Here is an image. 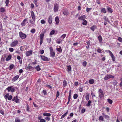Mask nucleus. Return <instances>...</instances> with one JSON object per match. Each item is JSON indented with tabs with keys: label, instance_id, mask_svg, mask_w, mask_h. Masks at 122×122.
<instances>
[{
	"label": "nucleus",
	"instance_id": "obj_47",
	"mask_svg": "<svg viewBox=\"0 0 122 122\" xmlns=\"http://www.w3.org/2000/svg\"><path fill=\"white\" fill-rule=\"evenodd\" d=\"M0 11L2 12H4L5 11L3 7H1L0 9Z\"/></svg>",
	"mask_w": 122,
	"mask_h": 122
},
{
	"label": "nucleus",
	"instance_id": "obj_41",
	"mask_svg": "<svg viewBox=\"0 0 122 122\" xmlns=\"http://www.w3.org/2000/svg\"><path fill=\"white\" fill-rule=\"evenodd\" d=\"M11 86H10L8 87L6 89V90H8V92H9L10 91H11Z\"/></svg>",
	"mask_w": 122,
	"mask_h": 122
},
{
	"label": "nucleus",
	"instance_id": "obj_15",
	"mask_svg": "<svg viewBox=\"0 0 122 122\" xmlns=\"http://www.w3.org/2000/svg\"><path fill=\"white\" fill-rule=\"evenodd\" d=\"M63 14L65 15H68L69 12L68 10L66 9H64L63 10Z\"/></svg>",
	"mask_w": 122,
	"mask_h": 122
},
{
	"label": "nucleus",
	"instance_id": "obj_43",
	"mask_svg": "<svg viewBox=\"0 0 122 122\" xmlns=\"http://www.w3.org/2000/svg\"><path fill=\"white\" fill-rule=\"evenodd\" d=\"M66 34H64L63 35H62L60 37V38H62V40H63V39L65 38L66 36Z\"/></svg>",
	"mask_w": 122,
	"mask_h": 122
},
{
	"label": "nucleus",
	"instance_id": "obj_54",
	"mask_svg": "<svg viewBox=\"0 0 122 122\" xmlns=\"http://www.w3.org/2000/svg\"><path fill=\"white\" fill-rule=\"evenodd\" d=\"M12 98V96L11 95H10L7 98L8 100H11Z\"/></svg>",
	"mask_w": 122,
	"mask_h": 122
},
{
	"label": "nucleus",
	"instance_id": "obj_42",
	"mask_svg": "<svg viewBox=\"0 0 122 122\" xmlns=\"http://www.w3.org/2000/svg\"><path fill=\"white\" fill-rule=\"evenodd\" d=\"M99 119L100 120H101L102 121H104L103 118L102 116H100L99 117Z\"/></svg>",
	"mask_w": 122,
	"mask_h": 122
},
{
	"label": "nucleus",
	"instance_id": "obj_26",
	"mask_svg": "<svg viewBox=\"0 0 122 122\" xmlns=\"http://www.w3.org/2000/svg\"><path fill=\"white\" fill-rule=\"evenodd\" d=\"M62 41L63 40L60 38L57 39L56 41V43L58 44H60Z\"/></svg>",
	"mask_w": 122,
	"mask_h": 122
},
{
	"label": "nucleus",
	"instance_id": "obj_3",
	"mask_svg": "<svg viewBox=\"0 0 122 122\" xmlns=\"http://www.w3.org/2000/svg\"><path fill=\"white\" fill-rule=\"evenodd\" d=\"M50 55V56L52 58H54L55 57V53L53 50V49L52 47H50L49 48Z\"/></svg>",
	"mask_w": 122,
	"mask_h": 122
},
{
	"label": "nucleus",
	"instance_id": "obj_19",
	"mask_svg": "<svg viewBox=\"0 0 122 122\" xmlns=\"http://www.w3.org/2000/svg\"><path fill=\"white\" fill-rule=\"evenodd\" d=\"M102 114V115L106 119L108 120L109 118V117L108 115H106L104 113H103Z\"/></svg>",
	"mask_w": 122,
	"mask_h": 122
},
{
	"label": "nucleus",
	"instance_id": "obj_46",
	"mask_svg": "<svg viewBox=\"0 0 122 122\" xmlns=\"http://www.w3.org/2000/svg\"><path fill=\"white\" fill-rule=\"evenodd\" d=\"M14 66V65L13 64L10 65L9 66L10 69L11 70L13 69Z\"/></svg>",
	"mask_w": 122,
	"mask_h": 122
},
{
	"label": "nucleus",
	"instance_id": "obj_45",
	"mask_svg": "<svg viewBox=\"0 0 122 122\" xmlns=\"http://www.w3.org/2000/svg\"><path fill=\"white\" fill-rule=\"evenodd\" d=\"M71 66L70 65L68 66L67 67V71L68 72L71 71Z\"/></svg>",
	"mask_w": 122,
	"mask_h": 122
},
{
	"label": "nucleus",
	"instance_id": "obj_7",
	"mask_svg": "<svg viewBox=\"0 0 122 122\" xmlns=\"http://www.w3.org/2000/svg\"><path fill=\"white\" fill-rule=\"evenodd\" d=\"M59 5L56 3L54 4V12H56L58 10Z\"/></svg>",
	"mask_w": 122,
	"mask_h": 122
},
{
	"label": "nucleus",
	"instance_id": "obj_55",
	"mask_svg": "<svg viewBox=\"0 0 122 122\" xmlns=\"http://www.w3.org/2000/svg\"><path fill=\"white\" fill-rule=\"evenodd\" d=\"M111 57L112 58V60L113 61H114L115 60V57L114 55L112 56H111Z\"/></svg>",
	"mask_w": 122,
	"mask_h": 122
},
{
	"label": "nucleus",
	"instance_id": "obj_38",
	"mask_svg": "<svg viewBox=\"0 0 122 122\" xmlns=\"http://www.w3.org/2000/svg\"><path fill=\"white\" fill-rule=\"evenodd\" d=\"M26 111L28 112H29L30 111V107L28 104H27L26 105Z\"/></svg>",
	"mask_w": 122,
	"mask_h": 122
},
{
	"label": "nucleus",
	"instance_id": "obj_27",
	"mask_svg": "<svg viewBox=\"0 0 122 122\" xmlns=\"http://www.w3.org/2000/svg\"><path fill=\"white\" fill-rule=\"evenodd\" d=\"M103 18L105 20V21L107 22H110V21L108 19L107 17L106 16H104L103 17Z\"/></svg>",
	"mask_w": 122,
	"mask_h": 122
},
{
	"label": "nucleus",
	"instance_id": "obj_61",
	"mask_svg": "<svg viewBox=\"0 0 122 122\" xmlns=\"http://www.w3.org/2000/svg\"><path fill=\"white\" fill-rule=\"evenodd\" d=\"M102 50L99 48H98L97 50V52L100 53H102Z\"/></svg>",
	"mask_w": 122,
	"mask_h": 122
},
{
	"label": "nucleus",
	"instance_id": "obj_34",
	"mask_svg": "<svg viewBox=\"0 0 122 122\" xmlns=\"http://www.w3.org/2000/svg\"><path fill=\"white\" fill-rule=\"evenodd\" d=\"M101 11L102 12L106 13L107 12V10L105 8H102L101 9Z\"/></svg>",
	"mask_w": 122,
	"mask_h": 122
},
{
	"label": "nucleus",
	"instance_id": "obj_35",
	"mask_svg": "<svg viewBox=\"0 0 122 122\" xmlns=\"http://www.w3.org/2000/svg\"><path fill=\"white\" fill-rule=\"evenodd\" d=\"M87 22L85 19L82 20V24L83 25H87Z\"/></svg>",
	"mask_w": 122,
	"mask_h": 122
},
{
	"label": "nucleus",
	"instance_id": "obj_18",
	"mask_svg": "<svg viewBox=\"0 0 122 122\" xmlns=\"http://www.w3.org/2000/svg\"><path fill=\"white\" fill-rule=\"evenodd\" d=\"M15 89L17 90L18 89L17 87H14L13 86H11V92H13L15 91Z\"/></svg>",
	"mask_w": 122,
	"mask_h": 122
},
{
	"label": "nucleus",
	"instance_id": "obj_48",
	"mask_svg": "<svg viewBox=\"0 0 122 122\" xmlns=\"http://www.w3.org/2000/svg\"><path fill=\"white\" fill-rule=\"evenodd\" d=\"M31 33H34L36 32V30L35 29H32L30 31Z\"/></svg>",
	"mask_w": 122,
	"mask_h": 122
},
{
	"label": "nucleus",
	"instance_id": "obj_11",
	"mask_svg": "<svg viewBox=\"0 0 122 122\" xmlns=\"http://www.w3.org/2000/svg\"><path fill=\"white\" fill-rule=\"evenodd\" d=\"M86 17V16L84 15H82L81 16H79L78 19L79 20H83L85 19Z\"/></svg>",
	"mask_w": 122,
	"mask_h": 122
},
{
	"label": "nucleus",
	"instance_id": "obj_49",
	"mask_svg": "<svg viewBox=\"0 0 122 122\" xmlns=\"http://www.w3.org/2000/svg\"><path fill=\"white\" fill-rule=\"evenodd\" d=\"M9 0H6L5 2V3L6 5V6H8V4L9 3Z\"/></svg>",
	"mask_w": 122,
	"mask_h": 122
},
{
	"label": "nucleus",
	"instance_id": "obj_37",
	"mask_svg": "<svg viewBox=\"0 0 122 122\" xmlns=\"http://www.w3.org/2000/svg\"><path fill=\"white\" fill-rule=\"evenodd\" d=\"M86 94L85 98L86 100L88 101L89 99V95L88 93H86Z\"/></svg>",
	"mask_w": 122,
	"mask_h": 122
},
{
	"label": "nucleus",
	"instance_id": "obj_53",
	"mask_svg": "<svg viewBox=\"0 0 122 122\" xmlns=\"http://www.w3.org/2000/svg\"><path fill=\"white\" fill-rule=\"evenodd\" d=\"M86 110L85 108H82L81 110V113H83L85 112Z\"/></svg>",
	"mask_w": 122,
	"mask_h": 122
},
{
	"label": "nucleus",
	"instance_id": "obj_60",
	"mask_svg": "<svg viewBox=\"0 0 122 122\" xmlns=\"http://www.w3.org/2000/svg\"><path fill=\"white\" fill-rule=\"evenodd\" d=\"M60 95V93L59 92L57 91V93L56 95V99Z\"/></svg>",
	"mask_w": 122,
	"mask_h": 122
},
{
	"label": "nucleus",
	"instance_id": "obj_56",
	"mask_svg": "<svg viewBox=\"0 0 122 122\" xmlns=\"http://www.w3.org/2000/svg\"><path fill=\"white\" fill-rule=\"evenodd\" d=\"M31 63L32 64L34 65L37 63V61L35 60V61L34 62H32Z\"/></svg>",
	"mask_w": 122,
	"mask_h": 122
},
{
	"label": "nucleus",
	"instance_id": "obj_29",
	"mask_svg": "<svg viewBox=\"0 0 122 122\" xmlns=\"http://www.w3.org/2000/svg\"><path fill=\"white\" fill-rule=\"evenodd\" d=\"M68 113V111H67L61 116V119L63 118Z\"/></svg>",
	"mask_w": 122,
	"mask_h": 122
},
{
	"label": "nucleus",
	"instance_id": "obj_52",
	"mask_svg": "<svg viewBox=\"0 0 122 122\" xmlns=\"http://www.w3.org/2000/svg\"><path fill=\"white\" fill-rule=\"evenodd\" d=\"M92 9V8H88V7H87L86 9V10L87 12H88L90 11Z\"/></svg>",
	"mask_w": 122,
	"mask_h": 122
},
{
	"label": "nucleus",
	"instance_id": "obj_39",
	"mask_svg": "<svg viewBox=\"0 0 122 122\" xmlns=\"http://www.w3.org/2000/svg\"><path fill=\"white\" fill-rule=\"evenodd\" d=\"M107 102L109 103L110 104H112L113 102L112 100L110 99H107Z\"/></svg>",
	"mask_w": 122,
	"mask_h": 122
},
{
	"label": "nucleus",
	"instance_id": "obj_12",
	"mask_svg": "<svg viewBox=\"0 0 122 122\" xmlns=\"http://www.w3.org/2000/svg\"><path fill=\"white\" fill-rule=\"evenodd\" d=\"M32 50L28 51L25 52V55L27 56H30L32 54Z\"/></svg>",
	"mask_w": 122,
	"mask_h": 122
},
{
	"label": "nucleus",
	"instance_id": "obj_21",
	"mask_svg": "<svg viewBox=\"0 0 122 122\" xmlns=\"http://www.w3.org/2000/svg\"><path fill=\"white\" fill-rule=\"evenodd\" d=\"M59 48H56V51H57L58 52H59L61 53L62 52V49L61 48L60 46H59Z\"/></svg>",
	"mask_w": 122,
	"mask_h": 122
},
{
	"label": "nucleus",
	"instance_id": "obj_4",
	"mask_svg": "<svg viewBox=\"0 0 122 122\" xmlns=\"http://www.w3.org/2000/svg\"><path fill=\"white\" fill-rule=\"evenodd\" d=\"M44 34L43 33H41L40 35V44L41 45L43 42Z\"/></svg>",
	"mask_w": 122,
	"mask_h": 122
},
{
	"label": "nucleus",
	"instance_id": "obj_14",
	"mask_svg": "<svg viewBox=\"0 0 122 122\" xmlns=\"http://www.w3.org/2000/svg\"><path fill=\"white\" fill-rule=\"evenodd\" d=\"M52 18L51 15L49 16L47 19L48 22L50 24H51L52 22Z\"/></svg>",
	"mask_w": 122,
	"mask_h": 122
},
{
	"label": "nucleus",
	"instance_id": "obj_22",
	"mask_svg": "<svg viewBox=\"0 0 122 122\" xmlns=\"http://www.w3.org/2000/svg\"><path fill=\"white\" fill-rule=\"evenodd\" d=\"M43 115L44 116H46L47 117H50L51 116L50 113L47 112H44L43 114Z\"/></svg>",
	"mask_w": 122,
	"mask_h": 122
},
{
	"label": "nucleus",
	"instance_id": "obj_8",
	"mask_svg": "<svg viewBox=\"0 0 122 122\" xmlns=\"http://www.w3.org/2000/svg\"><path fill=\"white\" fill-rule=\"evenodd\" d=\"M40 57H41V59L43 61H47L50 60L49 59L48 57L40 55Z\"/></svg>",
	"mask_w": 122,
	"mask_h": 122
},
{
	"label": "nucleus",
	"instance_id": "obj_24",
	"mask_svg": "<svg viewBox=\"0 0 122 122\" xmlns=\"http://www.w3.org/2000/svg\"><path fill=\"white\" fill-rule=\"evenodd\" d=\"M67 84V81L65 80H64L63 82V85L64 87H66V86Z\"/></svg>",
	"mask_w": 122,
	"mask_h": 122
},
{
	"label": "nucleus",
	"instance_id": "obj_62",
	"mask_svg": "<svg viewBox=\"0 0 122 122\" xmlns=\"http://www.w3.org/2000/svg\"><path fill=\"white\" fill-rule=\"evenodd\" d=\"M118 40L119 41L122 43V38L121 37H118Z\"/></svg>",
	"mask_w": 122,
	"mask_h": 122
},
{
	"label": "nucleus",
	"instance_id": "obj_31",
	"mask_svg": "<svg viewBox=\"0 0 122 122\" xmlns=\"http://www.w3.org/2000/svg\"><path fill=\"white\" fill-rule=\"evenodd\" d=\"M96 28V27L95 25H94L92 26L90 28L93 31L95 30Z\"/></svg>",
	"mask_w": 122,
	"mask_h": 122
},
{
	"label": "nucleus",
	"instance_id": "obj_13",
	"mask_svg": "<svg viewBox=\"0 0 122 122\" xmlns=\"http://www.w3.org/2000/svg\"><path fill=\"white\" fill-rule=\"evenodd\" d=\"M28 23L27 20V19H25L21 22V25L22 26L25 25L26 24Z\"/></svg>",
	"mask_w": 122,
	"mask_h": 122
},
{
	"label": "nucleus",
	"instance_id": "obj_58",
	"mask_svg": "<svg viewBox=\"0 0 122 122\" xmlns=\"http://www.w3.org/2000/svg\"><path fill=\"white\" fill-rule=\"evenodd\" d=\"M120 80L121 82L119 83V86L122 87V77L121 78Z\"/></svg>",
	"mask_w": 122,
	"mask_h": 122
},
{
	"label": "nucleus",
	"instance_id": "obj_30",
	"mask_svg": "<svg viewBox=\"0 0 122 122\" xmlns=\"http://www.w3.org/2000/svg\"><path fill=\"white\" fill-rule=\"evenodd\" d=\"M11 55H10L8 56L6 58V61H8L11 59Z\"/></svg>",
	"mask_w": 122,
	"mask_h": 122
},
{
	"label": "nucleus",
	"instance_id": "obj_2",
	"mask_svg": "<svg viewBox=\"0 0 122 122\" xmlns=\"http://www.w3.org/2000/svg\"><path fill=\"white\" fill-rule=\"evenodd\" d=\"M31 16L33 21H32L31 20H29V21L30 23L31 24H32L33 22H34L36 20L35 16L34 14V12L32 11L31 12Z\"/></svg>",
	"mask_w": 122,
	"mask_h": 122
},
{
	"label": "nucleus",
	"instance_id": "obj_20",
	"mask_svg": "<svg viewBox=\"0 0 122 122\" xmlns=\"http://www.w3.org/2000/svg\"><path fill=\"white\" fill-rule=\"evenodd\" d=\"M107 9L109 13H111L112 12V10L111 8L107 6Z\"/></svg>",
	"mask_w": 122,
	"mask_h": 122
},
{
	"label": "nucleus",
	"instance_id": "obj_5",
	"mask_svg": "<svg viewBox=\"0 0 122 122\" xmlns=\"http://www.w3.org/2000/svg\"><path fill=\"white\" fill-rule=\"evenodd\" d=\"M19 35L20 37L22 39H24L26 37V34L20 31L19 32Z\"/></svg>",
	"mask_w": 122,
	"mask_h": 122
},
{
	"label": "nucleus",
	"instance_id": "obj_33",
	"mask_svg": "<svg viewBox=\"0 0 122 122\" xmlns=\"http://www.w3.org/2000/svg\"><path fill=\"white\" fill-rule=\"evenodd\" d=\"M94 82V80L93 79L90 80L89 81V83L90 84H92Z\"/></svg>",
	"mask_w": 122,
	"mask_h": 122
},
{
	"label": "nucleus",
	"instance_id": "obj_50",
	"mask_svg": "<svg viewBox=\"0 0 122 122\" xmlns=\"http://www.w3.org/2000/svg\"><path fill=\"white\" fill-rule=\"evenodd\" d=\"M42 93L44 95H46L47 94V92L45 90H43L42 91Z\"/></svg>",
	"mask_w": 122,
	"mask_h": 122
},
{
	"label": "nucleus",
	"instance_id": "obj_6",
	"mask_svg": "<svg viewBox=\"0 0 122 122\" xmlns=\"http://www.w3.org/2000/svg\"><path fill=\"white\" fill-rule=\"evenodd\" d=\"M114 78V76H113L110 75H107L105 76L104 79L105 80H107L110 78L113 79Z\"/></svg>",
	"mask_w": 122,
	"mask_h": 122
},
{
	"label": "nucleus",
	"instance_id": "obj_63",
	"mask_svg": "<svg viewBox=\"0 0 122 122\" xmlns=\"http://www.w3.org/2000/svg\"><path fill=\"white\" fill-rule=\"evenodd\" d=\"M86 61H84L83 62L82 65L84 66L85 67L86 66Z\"/></svg>",
	"mask_w": 122,
	"mask_h": 122
},
{
	"label": "nucleus",
	"instance_id": "obj_10",
	"mask_svg": "<svg viewBox=\"0 0 122 122\" xmlns=\"http://www.w3.org/2000/svg\"><path fill=\"white\" fill-rule=\"evenodd\" d=\"M18 42L17 40H15L10 44L11 46L12 47L15 46L18 44Z\"/></svg>",
	"mask_w": 122,
	"mask_h": 122
},
{
	"label": "nucleus",
	"instance_id": "obj_36",
	"mask_svg": "<svg viewBox=\"0 0 122 122\" xmlns=\"http://www.w3.org/2000/svg\"><path fill=\"white\" fill-rule=\"evenodd\" d=\"M20 118L18 117H16L15 118V122H20Z\"/></svg>",
	"mask_w": 122,
	"mask_h": 122
},
{
	"label": "nucleus",
	"instance_id": "obj_59",
	"mask_svg": "<svg viewBox=\"0 0 122 122\" xmlns=\"http://www.w3.org/2000/svg\"><path fill=\"white\" fill-rule=\"evenodd\" d=\"M108 52H109L110 55L111 56L114 55L113 54L112 52L109 50H108Z\"/></svg>",
	"mask_w": 122,
	"mask_h": 122
},
{
	"label": "nucleus",
	"instance_id": "obj_28",
	"mask_svg": "<svg viewBox=\"0 0 122 122\" xmlns=\"http://www.w3.org/2000/svg\"><path fill=\"white\" fill-rule=\"evenodd\" d=\"M27 68L30 71L32 70L33 69L32 66L29 65L27 66Z\"/></svg>",
	"mask_w": 122,
	"mask_h": 122
},
{
	"label": "nucleus",
	"instance_id": "obj_1",
	"mask_svg": "<svg viewBox=\"0 0 122 122\" xmlns=\"http://www.w3.org/2000/svg\"><path fill=\"white\" fill-rule=\"evenodd\" d=\"M99 96L100 99H101L104 96V94L102 90L100 89L98 91Z\"/></svg>",
	"mask_w": 122,
	"mask_h": 122
},
{
	"label": "nucleus",
	"instance_id": "obj_64",
	"mask_svg": "<svg viewBox=\"0 0 122 122\" xmlns=\"http://www.w3.org/2000/svg\"><path fill=\"white\" fill-rule=\"evenodd\" d=\"M46 121L45 119H42L40 120L39 122H46Z\"/></svg>",
	"mask_w": 122,
	"mask_h": 122
},
{
	"label": "nucleus",
	"instance_id": "obj_51",
	"mask_svg": "<svg viewBox=\"0 0 122 122\" xmlns=\"http://www.w3.org/2000/svg\"><path fill=\"white\" fill-rule=\"evenodd\" d=\"M55 32V31L54 30H53L50 32V35H52L54 34Z\"/></svg>",
	"mask_w": 122,
	"mask_h": 122
},
{
	"label": "nucleus",
	"instance_id": "obj_17",
	"mask_svg": "<svg viewBox=\"0 0 122 122\" xmlns=\"http://www.w3.org/2000/svg\"><path fill=\"white\" fill-rule=\"evenodd\" d=\"M55 20L56 22V24L57 25L59 23V20L58 16L56 17L55 19Z\"/></svg>",
	"mask_w": 122,
	"mask_h": 122
},
{
	"label": "nucleus",
	"instance_id": "obj_16",
	"mask_svg": "<svg viewBox=\"0 0 122 122\" xmlns=\"http://www.w3.org/2000/svg\"><path fill=\"white\" fill-rule=\"evenodd\" d=\"M19 75H16L13 78L12 80L14 81H16L19 78Z\"/></svg>",
	"mask_w": 122,
	"mask_h": 122
},
{
	"label": "nucleus",
	"instance_id": "obj_25",
	"mask_svg": "<svg viewBox=\"0 0 122 122\" xmlns=\"http://www.w3.org/2000/svg\"><path fill=\"white\" fill-rule=\"evenodd\" d=\"M71 90H70L69 91V94L68 98V100L69 101H70V100L71 97Z\"/></svg>",
	"mask_w": 122,
	"mask_h": 122
},
{
	"label": "nucleus",
	"instance_id": "obj_32",
	"mask_svg": "<svg viewBox=\"0 0 122 122\" xmlns=\"http://www.w3.org/2000/svg\"><path fill=\"white\" fill-rule=\"evenodd\" d=\"M35 69L37 71H39L41 70V68L39 65H38L35 67Z\"/></svg>",
	"mask_w": 122,
	"mask_h": 122
},
{
	"label": "nucleus",
	"instance_id": "obj_9",
	"mask_svg": "<svg viewBox=\"0 0 122 122\" xmlns=\"http://www.w3.org/2000/svg\"><path fill=\"white\" fill-rule=\"evenodd\" d=\"M12 101L16 103H20L19 99L18 98L17 96L14 97L12 99Z\"/></svg>",
	"mask_w": 122,
	"mask_h": 122
},
{
	"label": "nucleus",
	"instance_id": "obj_44",
	"mask_svg": "<svg viewBox=\"0 0 122 122\" xmlns=\"http://www.w3.org/2000/svg\"><path fill=\"white\" fill-rule=\"evenodd\" d=\"M78 95L77 94H75L73 96V98L74 99H76L78 97Z\"/></svg>",
	"mask_w": 122,
	"mask_h": 122
},
{
	"label": "nucleus",
	"instance_id": "obj_23",
	"mask_svg": "<svg viewBox=\"0 0 122 122\" xmlns=\"http://www.w3.org/2000/svg\"><path fill=\"white\" fill-rule=\"evenodd\" d=\"M98 39L99 40V42L101 43L102 42V36L101 35H100L98 37Z\"/></svg>",
	"mask_w": 122,
	"mask_h": 122
},
{
	"label": "nucleus",
	"instance_id": "obj_57",
	"mask_svg": "<svg viewBox=\"0 0 122 122\" xmlns=\"http://www.w3.org/2000/svg\"><path fill=\"white\" fill-rule=\"evenodd\" d=\"M9 93L6 94L5 96V99H7L8 97L9 96Z\"/></svg>",
	"mask_w": 122,
	"mask_h": 122
},
{
	"label": "nucleus",
	"instance_id": "obj_40",
	"mask_svg": "<svg viewBox=\"0 0 122 122\" xmlns=\"http://www.w3.org/2000/svg\"><path fill=\"white\" fill-rule=\"evenodd\" d=\"M92 103V101H91L89 100L87 104H86V106L87 107H89L91 103Z\"/></svg>",
	"mask_w": 122,
	"mask_h": 122
}]
</instances>
